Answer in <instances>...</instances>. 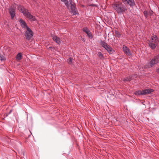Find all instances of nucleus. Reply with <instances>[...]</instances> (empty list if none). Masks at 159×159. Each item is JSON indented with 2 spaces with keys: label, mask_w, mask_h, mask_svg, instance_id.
Instances as JSON below:
<instances>
[{
  "label": "nucleus",
  "mask_w": 159,
  "mask_h": 159,
  "mask_svg": "<svg viewBox=\"0 0 159 159\" xmlns=\"http://www.w3.org/2000/svg\"><path fill=\"white\" fill-rule=\"evenodd\" d=\"M112 7L118 13L120 14L125 12L127 9L123 3L120 2H116L113 4Z\"/></svg>",
  "instance_id": "f257e3e1"
},
{
  "label": "nucleus",
  "mask_w": 159,
  "mask_h": 159,
  "mask_svg": "<svg viewBox=\"0 0 159 159\" xmlns=\"http://www.w3.org/2000/svg\"><path fill=\"white\" fill-rule=\"evenodd\" d=\"M18 8L19 10L24 15L25 17L28 18L30 20L34 21L35 20V17L30 14L28 10L25 9L23 7L20 5H18Z\"/></svg>",
  "instance_id": "f03ea898"
},
{
  "label": "nucleus",
  "mask_w": 159,
  "mask_h": 159,
  "mask_svg": "<svg viewBox=\"0 0 159 159\" xmlns=\"http://www.w3.org/2000/svg\"><path fill=\"white\" fill-rule=\"evenodd\" d=\"M159 43V40L156 35L152 36L149 40V46L152 49H155Z\"/></svg>",
  "instance_id": "7ed1b4c3"
},
{
  "label": "nucleus",
  "mask_w": 159,
  "mask_h": 159,
  "mask_svg": "<svg viewBox=\"0 0 159 159\" xmlns=\"http://www.w3.org/2000/svg\"><path fill=\"white\" fill-rule=\"evenodd\" d=\"M33 36V32L29 28H27L25 32V36L28 40L31 39Z\"/></svg>",
  "instance_id": "20e7f679"
},
{
  "label": "nucleus",
  "mask_w": 159,
  "mask_h": 159,
  "mask_svg": "<svg viewBox=\"0 0 159 159\" xmlns=\"http://www.w3.org/2000/svg\"><path fill=\"white\" fill-rule=\"evenodd\" d=\"M101 44L109 53H111L113 52V50H112V48L104 41H101Z\"/></svg>",
  "instance_id": "39448f33"
},
{
  "label": "nucleus",
  "mask_w": 159,
  "mask_h": 159,
  "mask_svg": "<svg viewBox=\"0 0 159 159\" xmlns=\"http://www.w3.org/2000/svg\"><path fill=\"white\" fill-rule=\"evenodd\" d=\"M15 10V8L12 7H10L9 9V13L12 19H13L16 14Z\"/></svg>",
  "instance_id": "423d86ee"
},
{
  "label": "nucleus",
  "mask_w": 159,
  "mask_h": 159,
  "mask_svg": "<svg viewBox=\"0 0 159 159\" xmlns=\"http://www.w3.org/2000/svg\"><path fill=\"white\" fill-rule=\"evenodd\" d=\"M70 4L71 5L70 8L72 12L73 13V15H75L77 14L78 11L76 10L75 4L74 3H72V2H70Z\"/></svg>",
  "instance_id": "0eeeda50"
},
{
  "label": "nucleus",
  "mask_w": 159,
  "mask_h": 159,
  "mask_svg": "<svg viewBox=\"0 0 159 159\" xmlns=\"http://www.w3.org/2000/svg\"><path fill=\"white\" fill-rule=\"evenodd\" d=\"M123 49L124 52L127 55L130 56L131 55V53L129 48L126 46H124L123 47Z\"/></svg>",
  "instance_id": "6e6552de"
},
{
  "label": "nucleus",
  "mask_w": 159,
  "mask_h": 159,
  "mask_svg": "<svg viewBox=\"0 0 159 159\" xmlns=\"http://www.w3.org/2000/svg\"><path fill=\"white\" fill-rule=\"evenodd\" d=\"M122 1L125 4H128L131 6H134L135 4L134 0H122Z\"/></svg>",
  "instance_id": "1a4fd4ad"
},
{
  "label": "nucleus",
  "mask_w": 159,
  "mask_h": 159,
  "mask_svg": "<svg viewBox=\"0 0 159 159\" xmlns=\"http://www.w3.org/2000/svg\"><path fill=\"white\" fill-rule=\"evenodd\" d=\"M157 63L153 59L149 63H148V65L147 66V67L146 68H150L152 67L154 65L156 64Z\"/></svg>",
  "instance_id": "9d476101"
},
{
  "label": "nucleus",
  "mask_w": 159,
  "mask_h": 159,
  "mask_svg": "<svg viewBox=\"0 0 159 159\" xmlns=\"http://www.w3.org/2000/svg\"><path fill=\"white\" fill-rule=\"evenodd\" d=\"M20 24L23 28H25L26 29H27V28H29L26 25V23L22 19H20Z\"/></svg>",
  "instance_id": "9b49d317"
},
{
  "label": "nucleus",
  "mask_w": 159,
  "mask_h": 159,
  "mask_svg": "<svg viewBox=\"0 0 159 159\" xmlns=\"http://www.w3.org/2000/svg\"><path fill=\"white\" fill-rule=\"evenodd\" d=\"M153 91V90L152 89H147L143 90V95H146L148 94L151 93V92Z\"/></svg>",
  "instance_id": "f8f14e48"
},
{
  "label": "nucleus",
  "mask_w": 159,
  "mask_h": 159,
  "mask_svg": "<svg viewBox=\"0 0 159 159\" xmlns=\"http://www.w3.org/2000/svg\"><path fill=\"white\" fill-rule=\"evenodd\" d=\"M52 37L53 40L58 44H59L61 43L60 40L58 37L55 36H53Z\"/></svg>",
  "instance_id": "ddd939ff"
},
{
  "label": "nucleus",
  "mask_w": 159,
  "mask_h": 159,
  "mask_svg": "<svg viewBox=\"0 0 159 159\" xmlns=\"http://www.w3.org/2000/svg\"><path fill=\"white\" fill-rule=\"evenodd\" d=\"M22 58V54L21 53H18L16 56V58L18 60L21 59Z\"/></svg>",
  "instance_id": "4468645a"
},
{
  "label": "nucleus",
  "mask_w": 159,
  "mask_h": 159,
  "mask_svg": "<svg viewBox=\"0 0 159 159\" xmlns=\"http://www.w3.org/2000/svg\"><path fill=\"white\" fill-rule=\"evenodd\" d=\"M153 59L157 63L159 62V55L155 56L154 57Z\"/></svg>",
  "instance_id": "2eb2a0df"
},
{
  "label": "nucleus",
  "mask_w": 159,
  "mask_h": 159,
  "mask_svg": "<svg viewBox=\"0 0 159 159\" xmlns=\"http://www.w3.org/2000/svg\"><path fill=\"white\" fill-rule=\"evenodd\" d=\"M134 94L136 95H143V91L141 90H139L135 92Z\"/></svg>",
  "instance_id": "dca6fc26"
},
{
  "label": "nucleus",
  "mask_w": 159,
  "mask_h": 159,
  "mask_svg": "<svg viewBox=\"0 0 159 159\" xmlns=\"http://www.w3.org/2000/svg\"><path fill=\"white\" fill-rule=\"evenodd\" d=\"M83 30L84 32H85L87 34L89 35V36L90 35V32L89 30L87 28H84L83 29Z\"/></svg>",
  "instance_id": "f3484780"
},
{
  "label": "nucleus",
  "mask_w": 159,
  "mask_h": 159,
  "mask_svg": "<svg viewBox=\"0 0 159 159\" xmlns=\"http://www.w3.org/2000/svg\"><path fill=\"white\" fill-rule=\"evenodd\" d=\"M131 77L129 76V77H127L125 78H124L123 80L124 81H129V80H131Z\"/></svg>",
  "instance_id": "a211bd4d"
},
{
  "label": "nucleus",
  "mask_w": 159,
  "mask_h": 159,
  "mask_svg": "<svg viewBox=\"0 0 159 159\" xmlns=\"http://www.w3.org/2000/svg\"><path fill=\"white\" fill-rule=\"evenodd\" d=\"M62 2H63L65 3V5L67 7H68V2L67 0H61Z\"/></svg>",
  "instance_id": "6ab92c4d"
},
{
  "label": "nucleus",
  "mask_w": 159,
  "mask_h": 159,
  "mask_svg": "<svg viewBox=\"0 0 159 159\" xmlns=\"http://www.w3.org/2000/svg\"><path fill=\"white\" fill-rule=\"evenodd\" d=\"M0 60L1 61L5 60V58L3 56L0 55Z\"/></svg>",
  "instance_id": "aec40b11"
},
{
  "label": "nucleus",
  "mask_w": 159,
  "mask_h": 159,
  "mask_svg": "<svg viewBox=\"0 0 159 159\" xmlns=\"http://www.w3.org/2000/svg\"><path fill=\"white\" fill-rule=\"evenodd\" d=\"M72 59L70 57L68 60V62L69 64H71L72 61Z\"/></svg>",
  "instance_id": "412c9836"
},
{
  "label": "nucleus",
  "mask_w": 159,
  "mask_h": 159,
  "mask_svg": "<svg viewBox=\"0 0 159 159\" xmlns=\"http://www.w3.org/2000/svg\"><path fill=\"white\" fill-rule=\"evenodd\" d=\"M98 56L100 57V58H102L103 57L102 54L101 52H99L98 53Z\"/></svg>",
  "instance_id": "4be33fe9"
},
{
  "label": "nucleus",
  "mask_w": 159,
  "mask_h": 159,
  "mask_svg": "<svg viewBox=\"0 0 159 159\" xmlns=\"http://www.w3.org/2000/svg\"><path fill=\"white\" fill-rule=\"evenodd\" d=\"M143 13L145 16L146 17V18H147L148 14L147 11H144L143 12Z\"/></svg>",
  "instance_id": "5701e85b"
},
{
  "label": "nucleus",
  "mask_w": 159,
  "mask_h": 159,
  "mask_svg": "<svg viewBox=\"0 0 159 159\" xmlns=\"http://www.w3.org/2000/svg\"><path fill=\"white\" fill-rule=\"evenodd\" d=\"M116 35L118 37H120V33H119V32H118V31H116Z\"/></svg>",
  "instance_id": "b1692460"
},
{
  "label": "nucleus",
  "mask_w": 159,
  "mask_h": 159,
  "mask_svg": "<svg viewBox=\"0 0 159 159\" xmlns=\"http://www.w3.org/2000/svg\"><path fill=\"white\" fill-rule=\"evenodd\" d=\"M153 11H149V15L150 16H151L152 14Z\"/></svg>",
  "instance_id": "393cba45"
},
{
  "label": "nucleus",
  "mask_w": 159,
  "mask_h": 159,
  "mask_svg": "<svg viewBox=\"0 0 159 159\" xmlns=\"http://www.w3.org/2000/svg\"><path fill=\"white\" fill-rule=\"evenodd\" d=\"M157 73H159V68L157 70Z\"/></svg>",
  "instance_id": "a878e982"
}]
</instances>
